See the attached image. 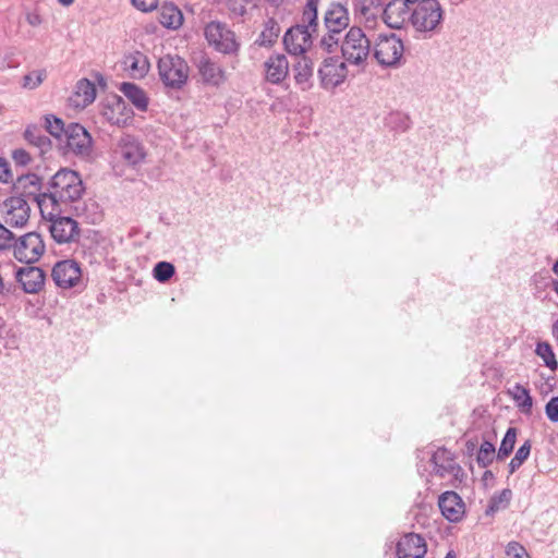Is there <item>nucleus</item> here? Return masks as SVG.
<instances>
[{
  "label": "nucleus",
  "mask_w": 558,
  "mask_h": 558,
  "mask_svg": "<svg viewBox=\"0 0 558 558\" xmlns=\"http://www.w3.org/2000/svg\"><path fill=\"white\" fill-rule=\"evenodd\" d=\"M265 80L274 85L281 84L289 74V61L283 53H272L264 63Z\"/></svg>",
  "instance_id": "nucleus-17"
},
{
  "label": "nucleus",
  "mask_w": 558,
  "mask_h": 558,
  "mask_svg": "<svg viewBox=\"0 0 558 558\" xmlns=\"http://www.w3.org/2000/svg\"><path fill=\"white\" fill-rule=\"evenodd\" d=\"M350 25L348 9L338 2L329 4L324 14V27H333L337 29H347Z\"/></svg>",
  "instance_id": "nucleus-24"
},
{
  "label": "nucleus",
  "mask_w": 558,
  "mask_h": 558,
  "mask_svg": "<svg viewBox=\"0 0 558 558\" xmlns=\"http://www.w3.org/2000/svg\"><path fill=\"white\" fill-rule=\"evenodd\" d=\"M445 10L438 0H423L412 8V27L423 38H432L441 33Z\"/></svg>",
  "instance_id": "nucleus-2"
},
{
  "label": "nucleus",
  "mask_w": 558,
  "mask_h": 558,
  "mask_svg": "<svg viewBox=\"0 0 558 558\" xmlns=\"http://www.w3.org/2000/svg\"><path fill=\"white\" fill-rule=\"evenodd\" d=\"M466 450L471 453L475 450L476 448V441H473V440H468L466 444Z\"/></svg>",
  "instance_id": "nucleus-55"
},
{
  "label": "nucleus",
  "mask_w": 558,
  "mask_h": 558,
  "mask_svg": "<svg viewBox=\"0 0 558 558\" xmlns=\"http://www.w3.org/2000/svg\"><path fill=\"white\" fill-rule=\"evenodd\" d=\"M432 463L436 475L445 477L456 475L461 470L456 463L453 454L446 448H438L432 456Z\"/></svg>",
  "instance_id": "nucleus-23"
},
{
  "label": "nucleus",
  "mask_w": 558,
  "mask_h": 558,
  "mask_svg": "<svg viewBox=\"0 0 558 558\" xmlns=\"http://www.w3.org/2000/svg\"><path fill=\"white\" fill-rule=\"evenodd\" d=\"M445 558H456V555L453 551H449Z\"/></svg>",
  "instance_id": "nucleus-62"
},
{
  "label": "nucleus",
  "mask_w": 558,
  "mask_h": 558,
  "mask_svg": "<svg viewBox=\"0 0 558 558\" xmlns=\"http://www.w3.org/2000/svg\"><path fill=\"white\" fill-rule=\"evenodd\" d=\"M26 22L33 26H39L43 23V17L37 10L29 11L25 14Z\"/></svg>",
  "instance_id": "nucleus-50"
},
{
  "label": "nucleus",
  "mask_w": 558,
  "mask_h": 558,
  "mask_svg": "<svg viewBox=\"0 0 558 558\" xmlns=\"http://www.w3.org/2000/svg\"><path fill=\"white\" fill-rule=\"evenodd\" d=\"M159 23L169 29H178L182 26L184 17L182 11L172 2H163L158 5Z\"/></svg>",
  "instance_id": "nucleus-25"
},
{
  "label": "nucleus",
  "mask_w": 558,
  "mask_h": 558,
  "mask_svg": "<svg viewBox=\"0 0 558 558\" xmlns=\"http://www.w3.org/2000/svg\"><path fill=\"white\" fill-rule=\"evenodd\" d=\"M439 509L450 522H459L464 514V502L456 492H445L439 496Z\"/></svg>",
  "instance_id": "nucleus-21"
},
{
  "label": "nucleus",
  "mask_w": 558,
  "mask_h": 558,
  "mask_svg": "<svg viewBox=\"0 0 558 558\" xmlns=\"http://www.w3.org/2000/svg\"><path fill=\"white\" fill-rule=\"evenodd\" d=\"M313 33L303 29V26H291L283 35V46L291 56H304L313 45Z\"/></svg>",
  "instance_id": "nucleus-13"
},
{
  "label": "nucleus",
  "mask_w": 558,
  "mask_h": 558,
  "mask_svg": "<svg viewBox=\"0 0 558 558\" xmlns=\"http://www.w3.org/2000/svg\"><path fill=\"white\" fill-rule=\"evenodd\" d=\"M14 234L0 222V251L9 250L13 246Z\"/></svg>",
  "instance_id": "nucleus-43"
},
{
  "label": "nucleus",
  "mask_w": 558,
  "mask_h": 558,
  "mask_svg": "<svg viewBox=\"0 0 558 558\" xmlns=\"http://www.w3.org/2000/svg\"><path fill=\"white\" fill-rule=\"evenodd\" d=\"M12 248L19 262L33 264L43 256L46 246L39 233L28 232L19 240L15 239Z\"/></svg>",
  "instance_id": "nucleus-10"
},
{
  "label": "nucleus",
  "mask_w": 558,
  "mask_h": 558,
  "mask_svg": "<svg viewBox=\"0 0 558 558\" xmlns=\"http://www.w3.org/2000/svg\"><path fill=\"white\" fill-rule=\"evenodd\" d=\"M85 192L83 180L78 172L61 168L50 179L48 190L39 202V210L47 208L66 209L71 206L76 216L85 218L95 223L99 218L98 205L89 199L88 203L81 202Z\"/></svg>",
  "instance_id": "nucleus-1"
},
{
  "label": "nucleus",
  "mask_w": 558,
  "mask_h": 558,
  "mask_svg": "<svg viewBox=\"0 0 558 558\" xmlns=\"http://www.w3.org/2000/svg\"><path fill=\"white\" fill-rule=\"evenodd\" d=\"M507 554L512 555L513 558H524L526 550L518 542H510L507 545Z\"/></svg>",
  "instance_id": "nucleus-48"
},
{
  "label": "nucleus",
  "mask_w": 558,
  "mask_h": 558,
  "mask_svg": "<svg viewBox=\"0 0 558 558\" xmlns=\"http://www.w3.org/2000/svg\"><path fill=\"white\" fill-rule=\"evenodd\" d=\"M66 209L47 208L40 211L41 217L49 222L48 230L51 238L58 244L78 243L81 229L76 220L69 216H62Z\"/></svg>",
  "instance_id": "nucleus-4"
},
{
  "label": "nucleus",
  "mask_w": 558,
  "mask_h": 558,
  "mask_svg": "<svg viewBox=\"0 0 558 558\" xmlns=\"http://www.w3.org/2000/svg\"><path fill=\"white\" fill-rule=\"evenodd\" d=\"M196 66L199 75L206 84L218 87L227 81V73L225 69L205 54L199 57L196 62Z\"/></svg>",
  "instance_id": "nucleus-18"
},
{
  "label": "nucleus",
  "mask_w": 558,
  "mask_h": 558,
  "mask_svg": "<svg viewBox=\"0 0 558 558\" xmlns=\"http://www.w3.org/2000/svg\"><path fill=\"white\" fill-rule=\"evenodd\" d=\"M47 72L45 69L35 70L23 76L22 87L26 89H35L46 80Z\"/></svg>",
  "instance_id": "nucleus-41"
},
{
  "label": "nucleus",
  "mask_w": 558,
  "mask_h": 558,
  "mask_svg": "<svg viewBox=\"0 0 558 558\" xmlns=\"http://www.w3.org/2000/svg\"><path fill=\"white\" fill-rule=\"evenodd\" d=\"M116 153L130 166H136L145 158L144 147L132 135L119 140Z\"/></svg>",
  "instance_id": "nucleus-19"
},
{
  "label": "nucleus",
  "mask_w": 558,
  "mask_h": 558,
  "mask_svg": "<svg viewBox=\"0 0 558 558\" xmlns=\"http://www.w3.org/2000/svg\"><path fill=\"white\" fill-rule=\"evenodd\" d=\"M354 17L359 22V26H363L362 28L365 32H368L371 34H375L374 31L376 29L377 25L379 24L380 19L383 20V15L375 14V12L369 11L366 8H363V5L357 4L354 2Z\"/></svg>",
  "instance_id": "nucleus-30"
},
{
  "label": "nucleus",
  "mask_w": 558,
  "mask_h": 558,
  "mask_svg": "<svg viewBox=\"0 0 558 558\" xmlns=\"http://www.w3.org/2000/svg\"><path fill=\"white\" fill-rule=\"evenodd\" d=\"M174 272L175 268L169 262H158L153 269L154 278L161 283L167 282Z\"/></svg>",
  "instance_id": "nucleus-40"
},
{
  "label": "nucleus",
  "mask_w": 558,
  "mask_h": 558,
  "mask_svg": "<svg viewBox=\"0 0 558 558\" xmlns=\"http://www.w3.org/2000/svg\"><path fill=\"white\" fill-rule=\"evenodd\" d=\"M99 83H104L105 84V80H104V77L101 75L99 76Z\"/></svg>",
  "instance_id": "nucleus-64"
},
{
  "label": "nucleus",
  "mask_w": 558,
  "mask_h": 558,
  "mask_svg": "<svg viewBox=\"0 0 558 558\" xmlns=\"http://www.w3.org/2000/svg\"><path fill=\"white\" fill-rule=\"evenodd\" d=\"M158 74L166 87L181 89L189 80L190 68L178 54H165L158 60Z\"/></svg>",
  "instance_id": "nucleus-5"
},
{
  "label": "nucleus",
  "mask_w": 558,
  "mask_h": 558,
  "mask_svg": "<svg viewBox=\"0 0 558 558\" xmlns=\"http://www.w3.org/2000/svg\"><path fill=\"white\" fill-rule=\"evenodd\" d=\"M318 3L319 0H307L302 12V23L295 26H303L313 34L318 32Z\"/></svg>",
  "instance_id": "nucleus-31"
},
{
  "label": "nucleus",
  "mask_w": 558,
  "mask_h": 558,
  "mask_svg": "<svg viewBox=\"0 0 558 558\" xmlns=\"http://www.w3.org/2000/svg\"><path fill=\"white\" fill-rule=\"evenodd\" d=\"M515 439H517V429L514 427H509L501 440V444H500V447H499V450L497 453L498 460H504L506 457H508L513 451Z\"/></svg>",
  "instance_id": "nucleus-36"
},
{
  "label": "nucleus",
  "mask_w": 558,
  "mask_h": 558,
  "mask_svg": "<svg viewBox=\"0 0 558 558\" xmlns=\"http://www.w3.org/2000/svg\"><path fill=\"white\" fill-rule=\"evenodd\" d=\"M24 140L32 146L36 147L40 156L47 154L51 147V140L45 134L41 126L37 124H28L23 133Z\"/></svg>",
  "instance_id": "nucleus-26"
},
{
  "label": "nucleus",
  "mask_w": 558,
  "mask_h": 558,
  "mask_svg": "<svg viewBox=\"0 0 558 558\" xmlns=\"http://www.w3.org/2000/svg\"><path fill=\"white\" fill-rule=\"evenodd\" d=\"M280 33V27L274 17L268 19L264 24V29L259 34L255 44L260 47H271Z\"/></svg>",
  "instance_id": "nucleus-33"
},
{
  "label": "nucleus",
  "mask_w": 558,
  "mask_h": 558,
  "mask_svg": "<svg viewBox=\"0 0 558 558\" xmlns=\"http://www.w3.org/2000/svg\"><path fill=\"white\" fill-rule=\"evenodd\" d=\"M512 399L515 401L520 411L524 414H531L533 408V399L530 395V390L523 387L521 384H515L512 389L509 390Z\"/></svg>",
  "instance_id": "nucleus-32"
},
{
  "label": "nucleus",
  "mask_w": 558,
  "mask_h": 558,
  "mask_svg": "<svg viewBox=\"0 0 558 558\" xmlns=\"http://www.w3.org/2000/svg\"><path fill=\"white\" fill-rule=\"evenodd\" d=\"M404 52L402 40L393 33L380 34L373 43L374 58L380 65L396 66Z\"/></svg>",
  "instance_id": "nucleus-6"
},
{
  "label": "nucleus",
  "mask_w": 558,
  "mask_h": 558,
  "mask_svg": "<svg viewBox=\"0 0 558 558\" xmlns=\"http://www.w3.org/2000/svg\"><path fill=\"white\" fill-rule=\"evenodd\" d=\"M132 4L142 12H150L158 8V0H131Z\"/></svg>",
  "instance_id": "nucleus-47"
},
{
  "label": "nucleus",
  "mask_w": 558,
  "mask_h": 558,
  "mask_svg": "<svg viewBox=\"0 0 558 558\" xmlns=\"http://www.w3.org/2000/svg\"><path fill=\"white\" fill-rule=\"evenodd\" d=\"M229 8H230V10H231L233 13H235V14H238V15H241V16H243V15L246 13V8H245V5H244V4H239V5H238L235 1H234V2H232V3L230 4V7H229Z\"/></svg>",
  "instance_id": "nucleus-53"
},
{
  "label": "nucleus",
  "mask_w": 558,
  "mask_h": 558,
  "mask_svg": "<svg viewBox=\"0 0 558 558\" xmlns=\"http://www.w3.org/2000/svg\"><path fill=\"white\" fill-rule=\"evenodd\" d=\"M495 451V446L490 441L484 440L477 452V464L481 468H487L494 460Z\"/></svg>",
  "instance_id": "nucleus-39"
},
{
  "label": "nucleus",
  "mask_w": 558,
  "mask_h": 558,
  "mask_svg": "<svg viewBox=\"0 0 558 558\" xmlns=\"http://www.w3.org/2000/svg\"><path fill=\"white\" fill-rule=\"evenodd\" d=\"M426 550L425 539L420 534L408 533L397 543L398 558H423Z\"/></svg>",
  "instance_id": "nucleus-16"
},
{
  "label": "nucleus",
  "mask_w": 558,
  "mask_h": 558,
  "mask_svg": "<svg viewBox=\"0 0 558 558\" xmlns=\"http://www.w3.org/2000/svg\"><path fill=\"white\" fill-rule=\"evenodd\" d=\"M374 35L365 32L362 26L350 27L340 45L343 60L350 65H364L373 51Z\"/></svg>",
  "instance_id": "nucleus-3"
},
{
  "label": "nucleus",
  "mask_w": 558,
  "mask_h": 558,
  "mask_svg": "<svg viewBox=\"0 0 558 558\" xmlns=\"http://www.w3.org/2000/svg\"><path fill=\"white\" fill-rule=\"evenodd\" d=\"M545 413L549 421L558 422V397H553L545 405Z\"/></svg>",
  "instance_id": "nucleus-46"
},
{
  "label": "nucleus",
  "mask_w": 558,
  "mask_h": 558,
  "mask_svg": "<svg viewBox=\"0 0 558 558\" xmlns=\"http://www.w3.org/2000/svg\"><path fill=\"white\" fill-rule=\"evenodd\" d=\"M58 2L62 5L69 7L74 2V0H58Z\"/></svg>",
  "instance_id": "nucleus-57"
},
{
  "label": "nucleus",
  "mask_w": 558,
  "mask_h": 558,
  "mask_svg": "<svg viewBox=\"0 0 558 558\" xmlns=\"http://www.w3.org/2000/svg\"><path fill=\"white\" fill-rule=\"evenodd\" d=\"M267 2L275 7L281 5V0H267Z\"/></svg>",
  "instance_id": "nucleus-58"
},
{
  "label": "nucleus",
  "mask_w": 558,
  "mask_h": 558,
  "mask_svg": "<svg viewBox=\"0 0 558 558\" xmlns=\"http://www.w3.org/2000/svg\"><path fill=\"white\" fill-rule=\"evenodd\" d=\"M536 354L544 361L545 365L551 371L558 368V363L555 357V353L547 342H539L535 350Z\"/></svg>",
  "instance_id": "nucleus-38"
},
{
  "label": "nucleus",
  "mask_w": 558,
  "mask_h": 558,
  "mask_svg": "<svg viewBox=\"0 0 558 558\" xmlns=\"http://www.w3.org/2000/svg\"><path fill=\"white\" fill-rule=\"evenodd\" d=\"M15 278L25 293H38L45 284L46 275L39 267L26 266L19 268Z\"/></svg>",
  "instance_id": "nucleus-20"
},
{
  "label": "nucleus",
  "mask_w": 558,
  "mask_h": 558,
  "mask_svg": "<svg viewBox=\"0 0 558 558\" xmlns=\"http://www.w3.org/2000/svg\"><path fill=\"white\" fill-rule=\"evenodd\" d=\"M348 64L336 56L325 58L317 71L322 88L332 90L341 85L348 76Z\"/></svg>",
  "instance_id": "nucleus-9"
},
{
  "label": "nucleus",
  "mask_w": 558,
  "mask_h": 558,
  "mask_svg": "<svg viewBox=\"0 0 558 558\" xmlns=\"http://www.w3.org/2000/svg\"><path fill=\"white\" fill-rule=\"evenodd\" d=\"M3 289H4V284H3L2 277L0 276V293H2Z\"/></svg>",
  "instance_id": "nucleus-61"
},
{
  "label": "nucleus",
  "mask_w": 558,
  "mask_h": 558,
  "mask_svg": "<svg viewBox=\"0 0 558 558\" xmlns=\"http://www.w3.org/2000/svg\"><path fill=\"white\" fill-rule=\"evenodd\" d=\"M412 8L405 0H392L385 5L383 21L393 29L403 28L408 23L412 25Z\"/></svg>",
  "instance_id": "nucleus-12"
},
{
  "label": "nucleus",
  "mask_w": 558,
  "mask_h": 558,
  "mask_svg": "<svg viewBox=\"0 0 558 558\" xmlns=\"http://www.w3.org/2000/svg\"><path fill=\"white\" fill-rule=\"evenodd\" d=\"M342 32L343 29H337V28H333V27H324V33L328 36H332V38H337V40L341 44L342 41Z\"/></svg>",
  "instance_id": "nucleus-52"
},
{
  "label": "nucleus",
  "mask_w": 558,
  "mask_h": 558,
  "mask_svg": "<svg viewBox=\"0 0 558 558\" xmlns=\"http://www.w3.org/2000/svg\"><path fill=\"white\" fill-rule=\"evenodd\" d=\"M208 44L223 54H234L239 51L235 34L228 26L218 21L208 23L204 31Z\"/></svg>",
  "instance_id": "nucleus-7"
},
{
  "label": "nucleus",
  "mask_w": 558,
  "mask_h": 558,
  "mask_svg": "<svg viewBox=\"0 0 558 558\" xmlns=\"http://www.w3.org/2000/svg\"><path fill=\"white\" fill-rule=\"evenodd\" d=\"M95 98V84L87 78H82L76 83L75 93L71 100L75 107L85 108L93 104Z\"/></svg>",
  "instance_id": "nucleus-28"
},
{
  "label": "nucleus",
  "mask_w": 558,
  "mask_h": 558,
  "mask_svg": "<svg viewBox=\"0 0 558 558\" xmlns=\"http://www.w3.org/2000/svg\"><path fill=\"white\" fill-rule=\"evenodd\" d=\"M65 154H73L76 157L86 159L93 153V138L88 131L80 123L66 124L64 134Z\"/></svg>",
  "instance_id": "nucleus-8"
},
{
  "label": "nucleus",
  "mask_w": 558,
  "mask_h": 558,
  "mask_svg": "<svg viewBox=\"0 0 558 558\" xmlns=\"http://www.w3.org/2000/svg\"><path fill=\"white\" fill-rule=\"evenodd\" d=\"M119 90L129 99V101L140 111H146L148 107V97L146 93L136 84L130 82L121 83Z\"/></svg>",
  "instance_id": "nucleus-29"
},
{
  "label": "nucleus",
  "mask_w": 558,
  "mask_h": 558,
  "mask_svg": "<svg viewBox=\"0 0 558 558\" xmlns=\"http://www.w3.org/2000/svg\"><path fill=\"white\" fill-rule=\"evenodd\" d=\"M45 120V130L57 140L61 141V137L64 136L66 124L63 122L62 119L53 116V114H46L44 117Z\"/></svg>",
  "instance_id": "nucleus-35"
},
{
  "label": "nucleus",
  "mask_w": 558,
  "mask_h": 558,
  "mask_svg": "<svg viewBox=\"0 0 558 558\" xmlns=\"http://www.w3.org/2000/svg\"><path fill=\"white\" fill-rule=\"evenodd\" d=\"M12 159L16 166L22 167L27 166L32 161L29 153L24 148L14 149L12 151Z\"/></svg>",
  "instance_id": "nucleus-44"
},
{
  "label": "nucleus",
  "mask_w": 558,
  "mask_h": 558,
  "mask_svg": "<svg viewBox=\"0 0 558 558\" xmlns=\"http://www.w3.org/2000/svg\"><path fill=\"white\" fill-rule=\"evenodd\" d=\"M355 3L363 5V8L375 12V14L383 15L384 2L383 0H354Z\"/></svg>",
  "instance_id": "nucleus-45"
},
{
  "label": "nucleus",
  "mask_w": 558,
  "mask_h": 558,
  "mask_svg": "<svg viewBox=\"0 0 558 558\" xmlns=\"http://www.w3.org/2000/svg\"><path fill=\"white\" fill-rule=\"evenodd\" d=\"M531 441L525 440L524 444H522L519 449L517 450L514 457L511 459L509 463V473L513 474L529 458L531 452Z\"/></svg>",
  "instance_id": "nucleus-37"
},
{
  "label": "nucleus",
  "mask_w": 558,
  "mask_h": 558,
  "mask_svg": "<svg viewBox=\"0 0 558 558\" xmlns=\"http://www.w3.org/2000/svg\"><path fill=\"white\" fill-rule=\"evenodd\" d=\"M13 57V52H7L3 59L0 61V69L5 70L16 68L19 63L14 60Z\"/></svg>",
  "instance_id": "nucleus-51"
},
{
  "label": "nucleus",
  "mask_w": 558,
  "mask_h": 558,
  "mask_svg": "<svg viewBox=\"0 0 558 558\" xmlns=\"http://www.w3.org/2000/svg\"><path fill=\"white\" fill-rule=\"evenodd\" d=\"M554 331H555V333L557 336V339H558V320L554 325Z\"/></svg>",
  "instance_id": "nucleus-60"
},
{
  "label": "nucleus",
  "mask_w": 558,
  "mask_h": 558,
  "mask_svg": "<svg viewBox=\"0 0 558 558\" xmlns=\"http://www.w3.org/2000/svg\"><path fill=\"white\" fill-rule=\"evenodd\" d=\"M293 77L295 84L303 90H308L313 86L314 62L304 54L296 56L292 64Z\"/></svg>",
  "instance_id": "nucleus-22"
},
{
  "label": "nucleus",
  "mask_w": 558,
  "mask_h": 558,
  "mask_svg": "<svg viewBox=\"0 0 558 558\" xmlns=\"http://www.w3.org/2000/svg\"><path fill=\"white\" fill-rule=\"evenodd\" d=\"M41 178L36 173L22 174L17 178V181L14 184V190L19 193L17 196H23L27 199V203L33 201L38 206L45 195V192H41Z\"/></svg>",
  "instance_id": "nucleus-15"
},
{
  "label": "nucleus",
  "mask_w": 558,
  "mask_h": 558,
  "mask_svg": "<svg viewBox=\"0 0 558 558\" xmlns=\"http://www.w3.org/2000/svg\"><path fill=\"white\" fill-rule=\"evenodd\" d=\"M31 207L23 196H11L0 202V216L12 228H23L29 220Z\"/></svg>",
  "instance_id": "nucleus-11"
},
{
  "label": "nucleus",
  "mask_w": 558,
  "mask_h": 558,
  "mask_svg": "<svg viewBox=\"0 0 558 558\" xmlns=\"http://www.w3.org/2000/svg\"><path fill=\"white\" fill-rule=\"evenodd\" d=\"M395 117L400 118L403 121V123H404L403 130H407L409 128V123H408L409 119H408V117H401L400 114H396Z\"/></svg>",
  "instance_id": "nucleus-56"
},
{
  "label": "nucleus",
  "mask_w": 558,
  "mask_h": 558,
  "mask_svg": "<svg viewBox=\"0 0 558 558\" xmlns=\"http://www.w3.org/2000/svg\"><path fill=\"white\" fill-rule=\"evenodd\" d=\"M82 271L74 259L58 262L51 271L54 283L62 289L73 288L81 280Z\"/></svg>",
  "instance_id": "nucleus-14"
},
{
  "label": "nucleus",
  "mask_w": 558,
  "mask_h": 558,
  "mask_svg": "<svg viewBox=\"0 0 558 558\" xmlns=\"http://www.w3.org/2000/svg\"><path fill=\"white\" fill-rule=\"evenodd\" d=\"M487 477H493L492 471H485L484 478H487Z\"/></svg>",
  "instance_id": "nucleus-59"
},
{
  "label": "nucleus",
  "mask_w": 558,
  "mask_h": 558,
  "mask_svg": "<svg viewBox=\"0 0 558 558\" xmlns=\"http://www.w3.org/2000/svg\"><path fill=\"white\" fill-rule=\"evenodd\" d=\"M12 180L9 162L0 157V182L8 183Z\"/></svg>",
  "instance_id": "nucleus-49"
},
{
  "label": "nucleus",
  "mask_w": 558,
  "mask_h": 558,
  "mask_svg": "<svg viewBox=\"0 0 558 558\" xmlns=\"http://www.w3.org/2000/svg\"><path fill=\"white\" fill-rule=\"evenodd\" d=\"M340 43L337 40V38H332V36H328L325 33L320 36L317 48L322 49L326 53H332L338 50L340 47Z\"/></svg>",
  "instance_id": "nucleus-42"
},
{
  "label": "nucleus",
  "mask_w": 558,
  "mask_h": 558,
  "mask_svg": "<svg viewBox=\"0 0 558 558\" xmlns=\"http://www.w3.org/2000/svg\"><path fill=\"white\" fill-rule=\"evenodd\" d=\"M123 64L125 70H128L130 75L134 78H143L149 71L148 59L140 51L126 54Z\"/></svg>",
  "instance_id": "nucleus-27"
},
{
  "label": "nucleus",
  "mask_w": 558,
  "mask_h": 558,
  "mask_svg": "<svg viewBox=\"0 0 558 558\" xmlns=\"http://www.w3.org/2000/svg\"><path fill=\"white\" fill-rule=\"evenodd\" d=\"M512 497V492L509 488L502 489L500 493L495 494L485 510V513L487 515H492L496 512H498L501 509H505L508 507L510 500Z\"/></svg>",
  "instance_id": "nucleus-34"
},
{
  "label": "nucleus",
  "mask_w": 558,
  "mask_h": 558,
  "mask_svg": "<svg viewBox=\"0 0 558 558\" xmlns=\"http://www.w3.org/2000/svg\"><path fill=\"white\" fill-rule=\"evenodd\" d=\"M546 275H548V272H546ZM537 277H541V278H543V279H547V278H549V276H545V277H543V276H542V274H536V275H535V279H536Z\"/></svg>",
  "instance_id": "nucleus-63"
},
{
  "label": "nucleus",
  "mask_w": 558,
  "mask_h": 558,
  "mask_svg": "<svg viewBox=\"0 0 558 558\" xmlns=\"http://www.w3.org/2000/svg\"><path fill=\"white\" fill-rule=\"evenodd\" d=\"M553 271L558 276V259L555 262V264L553 266ZM551 287H553V290L558 294V280L553 279Z\"/></svg>",
  "instance_id": "nucleus-54"
}]
</instances>
